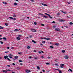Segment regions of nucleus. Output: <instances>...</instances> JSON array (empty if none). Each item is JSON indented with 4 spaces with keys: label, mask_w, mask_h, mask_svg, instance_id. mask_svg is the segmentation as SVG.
<instances>
[{
    "label": "nucleus",
    "mask_w": 73,
    "mask_h": 73,
    "mask_svg": "<svg viewBox=\"0 0 73 73\" xmlns=\"http://www.w3.org/2000/svg\"><path fill=\"white\" fill-rule=\"evenodd\" d=\"M5 25H6V26H8V24L7 23H5Z\"/></svg>",
    "instance_id": "43"
},
{
    "label": "nucleus",
    "mask_w": 73,
    "mask_h": 73,
    "mask_svg": "<svg viewBox=\"0 0 73 73\" xmlns=\"http://www.w3.org/2000/svg\"><path fill=\"white\" fill-rule=\"evenodd\" d=\"M7 49H9V47H7Z\"/></svg>",
    "instance_id": "57"
},
{
    "label": "nucleus",
    "mask_w": 73,
    "mask_h": 73,
    "mask_svg": "<svg viewBox=\"0 0 73 73\" xmlns=\"http://www.w3.org/2000/svg\"><path fill=\"white\" fill-rule=\"evenodd\" d=\"M4 58L5 59H7V60H8L9 61H11V60L9 59L8 58V56H5Z\"/></svg>",
    "instance_id": "1"
},
{
    "label": "nucleus",
    "mask_w": 73,
    "mask_h": 73,
    "mask_svg": "<svg viewBox=\"0 0 73 73\" xmlns=\"http://www.w3.org/2000/svg\"><path fill=\"white\" fill-rule=\"evenodd\" d=\"M25 72L26 73H29V72H31L30 70L27 69L26 70Z\"/></svg>",
    "instance_id": "3"
},
{
    "label": "nucleus",
    "mask_w": 73,
    "mask_h": 73,
    "mask_svg": "<svg viewBox=\"0 0 73 73\" xmlns=\"http://www.w3.org/2000/svg\"><path fill=\"white\" fill-rule=\"evenodd\" d=\"M17 70H19V69H20V68L19 67H17Z\"/></svg>",
    "instance_id": "41"
},
{
    "label": "nucleus",
    "mask_w": 73,
    "mask_h": 73,
    "mask_svg": "<svg viewBox=\"0 0 73 73\" xmlns=\"http://www.w3.org/2000/svg\"><path fill=\"white\" fill-rule=\"evenodd\" d=\"M62 53H65V51L64 50H62Z\"/></svg>",
    "instance_id": "23"
},
{
    "label": "nucleus",
    "mask_w": 73,
    "mask_h": 73,
    "mask_svg": "<svg viewBox=\"0 0 73 73\" xmlns=\"http://www.w3.org/2000/svg\"><path fill=\"white\" fill-rule=\"evenodd\" d=\"M15 58V59H17V58H18V56H15V57H14Z\"/></svg>",
    "instance_id": "11"
},
{
    "label": "nucleus",
    "mask_w": 73,
    "mask_h": 73,
    "mask_svg": "<svg viewBox=\"0 0 73 73\" xmlns=\"http://www.w3.org/2000/svg\"><path fill=\"white\" fill-rule=\"evenodd\" d=\"M19 62H23V61L21 60H19Z\"/></svg>",
    "instance_id": "51"
},
{
    "label": "nucleus",
    "mask_w": 73,
    "mask_h": 73,
    "mask_svg": "<svg viewBox=\"0 0 73 73\" xmlns=\"http://www.w3.org/2000/svg\"><path fill=\"white\" fill-rule=\"evenodd\" d=\"M42 5H44V6H46V7H47V6H48V5L46 4H45L44 3H42L41 4Z\"/></svg>",
    "instance_id": "7"
},
{
    "label": "nucleus",
    "mask_w": 73,
    "mask_h": 73,
    "mask_svg": "<svg viewBox=\"0 0 73 73\" xmlns=\"http://www.w3.org/2000/svg\"><path fill=\"white\" fill-rule=\"evenodd\" d=\"M44 38V39H45V40H46V39H47V38Z\"/></svg>",
    "instance_id": "58"
},
{
    "label": "nucleus",
    "mask_w": 73,
    "mask_h": 73,
    "mask_svg": "<svg viewBox=\"0 0 73 73\" xmlns=\"http://www.w3.org/2000/svg\"><path fill=\"white\" fill-rule=\"evenodd\" d=\"M13 20H16V19L13 18Z\"/></svg>",
    "instance_id": "44"
},
{
    "label": "nucleus",
    "mask_w": 73,
    "mask_h": 73,
    "mask_svg": "<svg viewBox=\"0 0 73 73\" xmlns=\"http://www.w3.org/2000/svg\"><path fill=\"white\" fill-rule=\"evenodd\" d=\"M59 73H62V72H61V71L60 70L59 71Z\"/></svg>",
    "instance_id": "50"
},
{
    "label": "nucleus",
    "mask_w": 73,
    "mask_h": 73,
    "mask_svg": "<svg viewBox=\"0 0 73 73\" xmlns=\"http://www.w3.org/2000/svg\"><path fill=\"white\" fill-rule=\"evenodd\" d=\"M56 45V46H58V45H59L60 44H59V43H56L55 44Z\"/></svg>",
    "instance_id": "17"
},
{
    "label": "nucleus",
    "mask_w": 73,
    "mask_h": 73,
    "mask_svg": "<svg viewBox=\"0 0 73 73\" xmlns=\"http://www.w3.org/2000/svg\"><path fill=\"white\" fill-rule=\"evenodd\" d=\"M69 70H70V72H73V71H72V69L70 68L69 69Z\"/></svg>",
    "instance_id": "24"
},
{
    "label": "nucleus",
    "mask_w": 73,
    "mask_h": 73,
    "mask_svg": "<svg viewBox=\"0 0 73 73\" xmlns=\"http://www.w3.org/2000/svg\"><path fill=\"white\" fill-rule=\"evenodd\" d=\"M56 23L55 21H53L52 22V23Z\"/></svg>",
    "instance_id": "56"
},
{
    "label": "nucleus",
    "mask_w": 73,
    "mask_h": 73,
    "mask_svg": "<svg viewBox=\"0 0 73 73\" xmlns=\"http://www.w3.org/2000/svg\"><path fill=\"white\" fill-rule=\"evenodd\" d=\"M35 60H36V59H37V57H35Z\"/></svg>",
    "instance_id": "63"
},
{
    "label": "nucleus",
    "mask_w": 73,
    "mask_h": 73,
    "mask_svg": "<svg viewBox=\"0 0 73 73\" xmlns=\"http://www.w3.org/2000/svg\"><path fill=\"white\" fill-rule=\"evenodd\" d=\"M41 25L42 26H44L45 25L44 24H41Z\"/></svg>",
    "instance_id": "53"
},
{
    "label": "nucleus",
    "mask_w": 73,
    "mask_h": 73,
    "mask_svg": "<svg viewBox=\"0 0 73 73\" xmlns=\"http://www.w3.org/2000/svg\"><path fill=\"white\" fill-rule=\"evenodd\" d=\"M50 48H51V49H53V48H54V47H53V46H50Z\"/></svg>",
    "instance_id": "16"
},
{
    "label": "nucleus",
    "mask_w": 73,
    "mask_h": 73,
    "mask_svg": "<svg viewBox=\"0 0 73 73\" xmlns=\"http://www.w3.org/2000/svg\"><path fill=\"white\" fill-rule=\"evenodd\" d=\"M59 21H60V22H63L64 21H65V20L61 19V20H59Z\"/></svg>",
    "instance_id": "10"
},
{
    "label": "nucleus",
    "mask_w": 73,
    "mask_h": 73,
    "mask_svg": "<svg viewBox=\"0 0 73 73\" xmlns=\"http://www.w3.org/2000/svg\"><path fill=\"white\" fill-rule=\"evenodd\" d=\"M45 15H47L48 16H50V15L48 14H47V13H45Z\"/></svg>",
    "instance_id": "29"
},
{
    "label": "nucleus",
    "mask_w": 73,
    "mask_h": 73,
    "mask_svg": "<svg viewBox=\"0 0 73 73\" xmlns=\"http://www.w3.org/2000/svg\"><path fill=\"white\" fill-rule=\"evenodd\" d=\"M46 65H49V63H46Z\"/></svg>",
    "instance_id": "48"
},
{
    "label": "nucleus",
    "mask_w": 73,
    "mask_h": 73,
    "mask_svg": "<svg viewBox=\"0 0 73 73\" xmlns=\"http://www.w3.org/2000/svg\"><path fill=\"white\" fill-rule=\"evenodd\" d=\"M0 42H1V44H3V42L2 41H0Z\"/></svg>",
    "instance_id": "49"
},
{
    "label": "nucleus",
    "mask_w": 73,
    "mask_h": 73,
    "mask_svg": "<svg viewBox=\"0 0 73 73\" xmlns=\"http://www.w3.org/2000/svg\"><path fill=\"white\" fill-rule=\"evenodd\" d=\"M49 16V18H50V19H53V18H52V17H50V16Z\"/></svg>",
    "instance_id": "33"
},
{
    "label": "nucleus",
    "mask_w": 73,
    "mask_h": 73,
    "mask_svg": "<svg viewBox=\"0 0 73 73\" xmlns=\"http://www.w3.org/2000/svg\"><path fill=\"white\" fill-rule=\"evenodd\" d=\"M38 53L39 54H41V52L40 51H39V52H38Z\"/></svg>",
    "instance_id": "47"
},
{
    "label": "nucleus",
    "mask_w": 73,
    "mask_h": 73,
    "mask_svg": "<svg viewBox=\"0 0 73 73\" xmlns=\"http://www.w3.org/2000/svg\"><path fill=\"white\" fill-rule=\"evenodd\" d=\"M64 65H65V64H60V66H64Z\"/></svg>",
    "instance_id": "31"
},
{
    "label": "nucleus",
    "mask_w": 73,
    "mask_h": 73,
    "mask_svg": "<svg viewBox=\"0 0 73 73\" xmlns=\"http://www.w3.org/2000/svg\"><path fill=\"white\" fill-rule=\"evenodd\" d=\"M67 3H68V4H70V2H68Z\"/></svg>",
    "instance_id": "34"
},
{
    "label": "nucleus",
    "mask_w": 73,
    "mask_h": 73,
    "mask_svg": "<svg viewBox=\"0 0 73 73\" xmlns=\"http://www.w3.org/2000/svg\"><path fill=\"white\" fill-rule=\"evenodd\" d=\"M12 73H15L14 72H12Z\"/></svg>",
    "instance_id": "64"
},
{
    "label": "nucleus",
    "mask_w": 73,
    "mask_h": 73,
    "mask_svg": "<svg viewBox=\"0 0 73 73\" xmlns=\"http://www.w3.org/2000/svg\"><path fill=\"white\" fill-rule=\"evenodd\" d=\"M4 29V27L1 26H0V29Z\"/></svg>",
    "instance_id": "14"
},
{
    "label": "nucleus",
    "mask_w": 73,
    "mask_h": 73,
    "mask_svg": "<svg viewBox=\"0 0 73 73\" xmlns=\"http://www.w3.org/2000/svg\"><path fill=\"white\" fill-rule=\"evenodd\" d=\"M2 35H0V37H2Z\"/></svg>",
    "instance_id": "62"
},
{
    "label": "nucleus",
    "mask_w": 73,
    "mask_h": 73,
    "mask_svg": "<svg viewBox=\"0 0 73 73\" xmlns=\"http://www.w3.org/2000/svg\"><path fill=\"white\" fill-rule=\"evenodd\" d=\"M44 56H41V58H44Z\"/></svg>",
    "instance_id": "39"
},
{
    "label": "nucleus",
    "mask_w": 73,
    "mask_h": 73,
    "mask_svg": "<svg viewBox=\"0 0 73 73\" xmlns=\"http://www.w3.org/2000/svg\"><path fill=\"white\" fill-rule=\"evenodd\" d=\"M61 13H57V15H60Z\"/></svg>",
    "instance_id": "25"
},
{
    "label": "nucleus",
    "mask_w": 73,
    "mask_h": 73,
    "mask_svg": "<svg viewBox=\"0 0 73 73\" xmlns=\"http://www.w3.org/2000/svg\"><path fill=\"white\" fill-rule=\"evenodd\" d=\"M39 15H42V16H44V15L43 14H42V13H39Z\"/></svg>",
    "instance_id": "19"
},
{
    "label": "nucleus",
    "mask_w": 73,
    "mask_h": 73,
    "mask_svg": "<svg viewBox=\"0 0 73 73\" xmlns=\"http://www.w3.org/2000/svg\"><path fill=\"white\" fill-rule=\"evenodd\" d=\"M29 37H30V38H32V35H30L29 36Z\"/></svg>",
    "instance_id": "38"
},
{
    "label": "nucleus",
    "mask_w": 73,
    "mask_h": 73,
    "mask_svg": "<svg viewBox=\"0 0 73 73\" xmlns=\"http://www.w3.org/2000/svg\"><path fill=\"white\" fill-rule=\"evenodd\" d=\"M55 31H60V30L59 29H58V28H56L55 29Z\"/></svg>",
    "instance_id": "4"
},
{
    "label": "nucleus",
    "mask_w": 73,
    "mask_h": 73,
    "mask_svg": "<svg viewBox=\"0 0 73 73\" xmlns=\"http://www.w3.org/2000/svg\"><path fill=\"white\" fill-rule=\"evenodd\" d=\"M14 48H15V47H11V49H14Z\"/></svg>",
    "instance_id": "46"
},
{
    "label": "nucleus",
    "mask_w": 73,
    "mask_h": 73,
    "mask_svg": "<svg viewBox=\"0 0 73 73\" xmlns=\"http://www.w3.org/2000/svg\"><path fill=\"white\" fill-rule=\"evenodd\" d=\"M8 52H9V51H6L5 52V53H8Z\"/></svg>",
    "instance_id": "55"
},
{
    "label": "nucleus",
    "mask_w": 73,
    "mask_h": 73,
    "mask_svg": "<svg viewBox=\"0 0 73 73\" xmlns=\"http://www.w3.org/2000/svg\"><path fill=\"white\" fill-rule=\"evenodd\" d=\"M30 1H32V2H34V0H30Z\"/></svg>",
    "instance_id": "52"
},
{
    "label": "nucleus",
    "mask_w": 73,
    "mask_h": 73,
    "mask_svg": "<svg viewBox=\"0 0 73 73\" xmlns=\"http://www.w3.org/2000/svg\"><path fill=\"white\" fill-rule=\"evenodd\" d=\"M8 57H9L10 58H12V57H13V55L12 54H9L8 55Z\"/></svg>",
    "instance_id": "2"
},
{
    "label": "nucleus",
    "mask_w": 73,
    "mask_h": 73,
    "mask_svg": "<svg viewBox=\"0 0 73 73\" xmlns=\"http://www.w3.org/2000/svg\"><path fill=\"white\" fill-rule=\"evenodd\" d=\"M15 32H17V31H19V30L17 29H15L14 30Z\"/></svg>",
    "instance_id": "28"
},
{
    "label": "nucleus",
    "mask_w": 73,
    "mask_h": 73,
    "mask_svg": "<svg viewBox=\"0 0 73 73\" xmlns=\"http://www.w3.org/2000/svg\"><path fill=\"white\" fill-rule=\"evenodd\" d=\"M32 42H34V43H36V41H34V40H32Z\"/></svg>",
    "instance_id": "26"
},
{
    "label": "nucleus",
    "mask_w": 73,
    "mask_h": 73,
    "mask_svg": "<svg viewBox=\"0 0 73 73\" xmlns=\"http://www.w3.org/2000/svg\"><path fill=\"white\" fill-rule=\"evenodd\" d=\"M3 3L4 4H5L6 5L7 4V3L5 2H3Z\"/></svg>",
    "instance_id": "20"
},
{
    "label": "nucleus",
    "mask_w": 73,
    "mask_h": 73,
    "mask_svg": "<svg viewBox=\"0 0 73 73\" xmlns=\"http://www.w3.org/2000/svg\"><path fill=\"white\" fill-rule=\"evenodd\" d=\"M30 48V47L29 46H28L27 49H29Z\"/></svg>",
    "instance_id": "54"
},
{
    "label": "nucleus",
    "mask_w": 73,
    "mask_h": 73,
    "mask_svg": "<svg viewBox=\"0 0 73 73\" xmlns=\"http://www.w3.org/2000/svg\"><path fill=\"white\" fill-rule=\"evenodd\" d=\"M14 5H17V3H14Z\"/></svg>",
    "instance_id": "27"
},
{
    "label": "nucleus",
    "mask_w": 73,
    "mask_h": 73,
    "mask_svg": "<svg viewBox=\"0 0 73 73\" xmlns=\"http://www.w3.org/2000/svg\"><path fill=\"white\" fill-rule=\"evenodd\" d=\"M16 38L17 39V40H20V37H19V36L17 37Z\"/></svg>",
    "instance_id": "9"
},
{
    "label": "nucleus",
    "mask_w": 73,
    "mask_h": 73,
    "mask_svg": "<svg viewBox=\"0 0 73 73\" xmlns=\"http://www.w3.org/2000/svg\"><path fill=\"white\" fill-rule=\"evenodd\" d=\"M6 66H8L9 67H10L11 66L9 65H6Z\"/></svg>",
    "instance_id": "45"
},
{
    "label": "nucleus",
    "mask_w": 73,
    "mask_h": 73,
    "mask_svg": "<svg viewBox=\"0 0 73 73\" xmlns=\"http://www.w3.org/2000/svg\"><path fill=\"white\" fill-rule=\"evenodd\" d=\"M68 57H69V56L67 55H66L64 56V58L66 59H68Z\"/></svg>",
    "instance_id": "5"
},
{
    "label": "nucleus",
    "mask_w": 73,
    "mask_h": 73,
    "mask_svg": "<svg viewBox=\"0 0 73 73\" xmlns=\"http://www.w3.org/2000/svg\"><path fill=\"white\" fill-rule=\"evenodd\" d=\"M21 53H22L21 52H18V54H21Z\"/></svg>",
    "instance_id": "40"
},
{
    "label": "nucleus",
    "mask_w": 73,
    "mask_h": 73,
    "mask_svg": "<svg viewBox=\"0 0 73 73\" xmlns=\"http://www.w3.org/2000/svg\"><path fill=\"white\" fill-rule=\"evenodd\" d=\"M31 31H32V32H36V30L35 29H31Z\"/></svg>",
    "instance_id": "6"
},
{
    "label": "nucleus",
    "mask_w": 73,
    "mask_h": 73,
    "mask_svg": "<svg viewBox=\"0 0 73 73\" xmlns=\"http://www.w3.org/2000/svg\"><path fill=\"white\" fill-rule=\"evenodd\" d=\"M9 18L10 19H12V20H13V17H9Z\"/></svg>",
    "instance_id": "35"
},
{
    "label": "nucleus",
    "mask_w": 73,
    "mask_h": 73,
    "mask_svg": "<svg viewBox=\"0 0 73 73\" xmlns=\"http://www.w3.org/2000/svg\"><path fill=\"white\" fill-rule=\"evenodd\" d=\"M3 40H5V41H6L7 40V38H6L5 37L3 38Z\"/></svg>",
    "instance_id": "15"
},
{
    "label": "nucleus",
    "mask_w": 73,
    "mask_h": 73,
    "mask_svg": "<svg viewBox=\"0 0 73 73\" xmlns=\"http://www.w3.org/2000/svg\"><path fill=\"white\" fill-rule=\"evenodd\" d=\"M73 24V23L72 22H70L69 23L70 25H72Z\"/></svg>",
    "instance_id": "30"
},
{
    "label": "nucleus",
    "mask_w": 73,
    "mask_h": 73,
    "mask_svg": "<svg viewBox=\"0 0 73 73\" xmlns=\"http://www.w3.org/2000/svg\"><path fill=\"white\" fill-rule=\"evenodd\" d=\"M42 43L43 44H45V41H43L42 42Z\"/></svg>",
    "instance_id": "42"
},
{
    "label": "nucleus",
    "mask_w": 73,
    "mask_h": 73,
    "mask_svg": "<svg viewBox=\"0 0 73 73\" xmlns=\"http://www.w3.org/2000/svg\"><path fill=\"white\" fill-rule=\"evenodd\" d=\"M13 17H16V14H15V13H14L13 14Z\"/></svg>",
    "instance_id": "8"
},
{
    "label": "nucleus",
    "mask_w": 73,
    "mask_h": 73,
    "mask_svg": "<svg viewBox=\"0 0 73 73\" xmlns=\"http://www.w3.org/2000/svg\"><path fill=\"white\" fill-rule=\"evenodd\" d=\"M7 70V71H9V72H10V71H11V70H11L8 69Z\"/></svg>",
    "instance_id": "36"
},
{
    "label": "nucleus",
    "mask_w": 73,
    "mask_h": 73,
    "mask_svg": "<svg viewBox=\"0 0 73 73\" xmlns=\"http://www.w3.org/2000/svg\"><path fill=\"white\" fill-rule=\"evenodd\" d=\"M42 71H43V72H45V70H42Z\"/></svg>",
    "instance_id": "60"
},
{
    "label": "nucleus",
    "mask_w": 73,
    "mask_h": 73,
    "mask_svg": "<svg viewBox=\"0 0 73 73\" xmlns=\"http://www.w3.org/2000/svg\"><path fill=\"white\" fill-rule=\"evenodd\" d=\"M34 24H35V25H37V23L36 22H34Z\"/></svg>",
    "instance_id": "37"
},
{
    "label": "nucleus",
    "mask_w": 73,
    "mask_h": 73,
    "mask_svg": "<svg viewBox=\"0 0 73 73\" xmlns=\"http://www.w3.org/2000/svg\"><path fill=\"white\" fill-rule=\"evenodd\" d=\"M43 17H45V18H46V19H47V18H48V17H47V16H46L43 15Z\"/></svg>",
    "instance_id": "12"
},
{
    "label": "nucleus",
    "mask_w": 73,
    "mask_h": 73,
    "mask_svg": "<svg viewBox=\"0 0 73 73\" xmlns=\"http://www.w3.org/2000/svg\"><path fill=\"white\" fill-rule=\"evenodd\" d=\"M37 69H38V70H40V67L39 66H37Z\"/></svg>",
    "instance_id": "22"
},
{
    "label": "nucleus",
    "mask_w": 73,
    "mask_h": 73,
    "mask_svg": "<svg viewBox=\"0 0 73 73\" xmlns=\"http://www.w3.org/2000/svg\"><path fill=\"white\" fill-rule=\"evenodd\" d=\"M3 72H4V73H7V70H3L2 71Z\"/></svg>",
    "instance_id": "13"
},
{
    "label": "nucleus",
    "mask_w": 73,
    "mask_h": 73,
    "mask_svg": "<svg viewBox=\"0 0 73 73\" xmlns=\"http://www.w3.org/2000/svg\"><path fill=\"white\" fill-rule=\"evenodd\" d=\"M56 27H57V25H54L53 26V28H55Z\"/></svg>",
    "instance_id": "21"
},
{
    "label": "nucleus",
    "mask_w": 73,
    "mask_h": 73,
    "mask_svg": "<svg viewBox=\"0 0 73 73\" xmlns=\"http://www.w3.org/2000/svg\"><path fill=\"white\" fill-rule=\"evenodd\" d=\"M61 12H62V13H64V14H66V13L65 12H64L63 11H62Z\"/></svg>",
    "instance_id": "18"
},
{
    "label": "nucleus",
    "mask_w": 73,
    "mask_h": 73,
    "mask_svg": "<svg viewBox=\"0 0 73 73\" xmlns=\"http://www.w3.org/2000/svg\"><path fill=\"white\" fill-rule=\"evenodd\" d=\"M55 65H56V66H58V64H55Z\"/></svg>",
    "instance_id": "59"
},
{
    "label": "nucleus",
    "mask_w": 73,
    "mask_h": 73,
    "mask_svg": "<svg viewBox=\"0 0 73 73\" xmlns=\"http://www.w3.org/2000/svg\"><path fill=\"white\" fill-rule=\"evenodd\" d=\"M13 65H15V63H13Z\"/></svg>",
    "instance_id": "61"
},
{
    "label": "nucleus",
    "mask_w": 73,
    "mask_h": 73,
    "mask_svg": "<svg viewBox=\"0 0 73 73\" xmlns=\"http://www.w3.org/2000/svg\"><path fill=\"white\" fill-rule=\"evenodd\" d=\"M50 40V38H47V39H46L47 40Z\"/></svg>",
    "instance_id": "32"
}]
</instances>
